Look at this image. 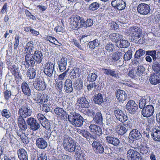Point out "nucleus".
I'll return each instance as SVG.
<instances>
[{
	"mask_svg": "<svg viewBox=\"0 0 160 160\" xmlns=\"http://www.w3.org/2000/svg\"><path fill=\"white\" fill-rule=\"evenodd\" d=\"M138 12L141 14L147 15L150 12V6L147 4L142 3L139 4L137 7Z\"/></svg>",
	"mask_w": 160,
	"mask_h": 160,
	"instance_id": "f8f14e48",
	"label": "nucleus"
},
{
	"mask_svg": "<svg viewBox=\"0 0 160 160\" xmlns=\"http://www.w3.org/2000/svg\"><path fill=\"white\" fill-rule=\"evenodd\" d=\"M87 85V88L88 91L92 90L94 88H96L97 86V82H89Z\"/></svg>",
	"mask_w": 160,
	"mask_h": 160,
	"instance_id": "3c124183",
	"label": "nucleus"
},
{
	"mask_svg": "<svg viewBox=\"0 0 160 160\" xmlns=\"http://www.w3.org/2000/svg\"><path fill=\"white\" fill-rule=\"evenodd\" d=\"M54 111L55 114L62 119H64L67 117V114L63 108L59 107L56 108Z\"/></svg>",
	"mask_w": 160,
	"mask_h": 160,
	"instance_id": "bb28decb",
	"label": "nucleus"
},
{
	"mask_svg": "<svg viewBox=\"0 0 160 160\" xmlns=\"http://www.w3.org/2000/svg\"><path fill=\"white\" fill-rule=\"evenodd\" d=\"M111 124V126H112V128L111 129V132L112 133L114 134L115 132H116V129L118 127V124L115 121H112Z\"/></svg>",
	"mask_w": 160,
	"mask_h": 160,
	"instance_id": "13d9d810",
	"label": "nucleus"
},
{
	"mask_svg": "<svg viewBox=\"0 0 160 160\" xmlns=\"http://www.w3.org/2000/svg\"><path fill=\"white\" fill-rule=\"evenodd\" d=\"M154 111V108L152 105H147L142 111V114L144 117L148 118L153 114Z\"/></svg>",
	"mask_w": 160,
	"mask_h": 160,
	"instance_id": "ddd939ff",
	"label": "nucleus"
},
{
	"mask_svg": "<svg viewBox=\"0 0 160 160\" xmlns=\"http://www.w3.org/2000/svg\"><path fill=\"white\" fill-rule=\"evenodd\" d=\"M28 125L29 126L30 129L33 131H36L39 129L40 127V124L34 118L30 117L26 120Z\"/></svg>",
	"mask_w": 160,
	"mask_h": 160,
	"instance_id": "6e6552de",
	"label": "nucleus"
},
{
	"mask_svg": "<svg viewBox=\"0 0 160 160\" xmlns=\"http://www.w3.org/2000/svg\"><path fill=\"white\" fill-rule=\"evenodd\" d=\"M119 43H120V47L121 48H126L129 46V43L127 40H120Z\"/></svg>",
	"mask_w": 160,
	"mask_h": 160,
	"instance_id": "8fccbe9b",
	"label": "nucleus"
},
{
	"mask_svg": "<svg viewBox=\"0 0 160 160\" xmlns=\"http://www.w3.org/2000/svg\"><path fill=\"white\" fill-rule=\"evenodd\" d=\"M127 131L128 130L126 128L123 126L119 125L118 127L117 128V131H116V132H118V134L122 135L126 133Z\"/></svg>",
	"mask_w": 160,
	"mask_h": 160,
	"instance_id": "79ce46f5",
	"label": "nucleus"
},
{
	"mask_svg": "<svg viewBox=\"0 0 160 160\" xmlns=\"http://www.w3.org/2000/svg\"><path fill=\"white\" fill-rule=\"evenodd\" d=\"M93 100L95 103L101 104L103 102L102 95L101 93L95 95L94 96Z\"/></svg>",
	"mask_w": 160,
	"mask_h": 160,
	"instance_id": "c9c22d12",
	"label": "nucleus"
},
{
	"mask_svg": "<svg viewBox=\"0 0 160 160\" xmlns=\"http://www.w3.org/2000/svg\"><path fill=\"white\" fill-rule=\"evenodd\" d=\"M146 55L151 56L152 57L153 61L157 60V52L155 50L146 51Z\"/></svg>",
	"mask_w": 160,
	"mask_h": 160,
	"instance_id": "c03bdc74",
	"label": "nucleus"
},
{
	"mask_svg": "<svg viewBox=\"0 0 160 160\" xmlns=\"http://www.w3.org/2000/svg\"><path fill=\"white\" fill-rule=\"evenodd\" d=\"M21 141L25 144H27L28 143V137L24 133L20 137Z\"/></svg>",
	"mask_w": 160,
	"mask_h": 160,
	"instance_id": "69168bd1",
	"label": "nucleus"
},
{
	"mask_svg": "<svg viewBox=\"0 0 160 160\" xmlns=\"http://www.w3.org/2000/svg\"><path fill=\"white\" fill-rule=\"evenodd\" d=\"M145 71V68L142 66H138L136 72L137 75L140 76Z\"/></svg>",
	"mask_w": 160,
	"mask_h": 160,
	"instance_id": "6e6d98bb",
	"label": "nucleus"
},
{
	"mask_svg": "<svg viewBox=\"0 0 160 160\" xmlns=\"http://www.w3.org/2000/svg\"><path fill=\"white\" fill-rule=\"evenodd\" d=\"M36 146L39 148L44 149L47 146V143L46 140L42 138H39L36 140Z\"/></svg>",
	"mask_w": 160,
	"mask_h": 160,
	"instance_id": "4be33fe9",
	"label": "nucleus"
},
{
	"mask_svg": "<svg viewBox=\"0 0 160 160\" xmlns=\"http://www.w3.org/2000/svg\"><path fill=\"white\" fill-rule=\"evenodd\" d=\"M69 59L65 58H62L58 62V67L60 71L64 72L66 68L67 62Z\"/></svg>",
	"mask_w": 160,
	"mask_h": 160,
	"instance_id": "6ab92c4d",
	"label": "nucleus"
},
{
	"mask_svg": "<svg viewBox=\"0 0 160 160\" xmlns=\"http://www.w3.org/2000/svg\"><path fill=\"white\" fill-rule=\"evenodd\" d=\"M83 83L81 79L78 78L74 82L73 86L75 89L80 91L82 89Z\"/></svg>",
	"mask_w": 160,
	"mask_h": 160,
	"instance_id": "7c9ffc66",
	"label": "nucleus"
},
{
	"mask_svg": "<svg viewBox=\"0 0 160 160\" xmlns=\"http://www.w3.org/2000/svg\"><path fill=\"white\" fill-rule=\"evenodd\" d=\"M64 88L65 92L67 93L70 94L73 92L72 83L71 79H66L64 82Z\"/></svg>",
	"mask_w": 160,
	"mask_h": 160,
	"instance_id": "a211bd4d",
	"label": "nucleus"
},
{
	"mask_svg": "<svg viewBox=\"0 0 160 160\" xmlns=\"http://www.w3.org/2000/svg\"><path fill=\"white\" fill-rule=\"evenodd\" d=\"M41 124L43 128H45L46 129H49L51 127L50 122L49 120L47 118L45 121L42 122Z\"/></svg>",
	"mask_w": 160,
	"mask_h": 160,
	"instance_id": "603ef678",
	"label": "nucleus"
},
{
	"mask_svg": "<svg viewBox=\"0 0 160 160\" xmlns=\"http://www.w3.org/2000/svg\"><path fill=\"white\" fill-rule=\"evenodd\" d=\"M126 107L128 112L132 114L136 112L138 109V106L134 101L132 100H129L127 102Z\"/></svg>",
	"mask_w": 160,
	"mask_h": 160,
	"instance_id": "2eb2a0df",
	"label": "nucleus"
},
{
	"mask_svg": "<svg viewBox=\"0 0 160 160\" xmlns=\"http://www.w3.org/2000/svg\"><path fill=\"white\" fill-rule=\"evenodd\" d=\"M99 6V4L96 2H93L89 5V9L92 11H94L98 9Z\"/></svg>",
	"mask_w": 160,
	"mask_h": 160,
	"instance_id": "de8ad7c7",
	"label": "nucleus"
},
{
	"mask_svg": "<svg viewBox=\"0 0 160 160\" xmlns=\"http://www.w3.org/2000/svg\"><path fill=\"white\" fill-rule=\"evenodd\" d=\"M45 39L48 41H49L51 43H52L55 45H57V44L55 43L54 42L55 41H56L59 44H61L60 43H59L58 42V41L56 40V39L54 37L49 36H47L45 38Z\"/></svg>",
	"mask_w": 160,
	"mask_h": 160,
	"instance_id": "5fc2aeb1",
	"label": "nucleus"
},
{
	"mask_svg": "<svg viewBox=\"0 0 160 160\" xmlns=\"http://www.w3.org/2000/svg\"><path fill=\"white\" fill-rule=\"evenodd\" d=\"M8 69L11 72L12 74L18 77V78H21V75L20 73L18 72V68L15 64H12L9 67H7Z\"/></svg>",
	"mask_w": 160,
	"mask_h": 160,
	"instance_id": "cd10ccee",
	"label": "nucleus"
},
{
	"mask_svg": "<svg viewBox=\"0 0 160 160\" xmlns=\"http://www.w3.org/2000/svg\"><path fill=\"white\" fill-rule=\"evenodd\" d=\"M99 45L98 40L97 39L90 41L88 43L89 48L92 49H94L96 47H98Z\"/></svg>",
	"mask_w": 160,
	"mask_h": 160,
	"instance_id": "a18cd8bd",
	"label": "nucleus"
},
{
	"mask_svg": "<svg viewBox=\"0 0 160 160\" xmlns=\"http://www.w3.org/2000/svg\"><path fill=\"white\" fill-rule=\"evenodd\" d=\"M89 128L91 132L100 136L102 134L101 128L99 126L95 124H91L89 126Z\"/></svg>",
	"mask_w": 160,
	"mask_h": 160,
	"instance_id": "412c9836",
	"label": "nucleus"
},
{
	"mask_svg": "<svg viewBox=\"0 0 160 160\" xmlns=\"http://www.w3.org/2000/svg\"><path fill=\"white\" fill-rule=\"evenodd\" d=\"M33 45V42L32 41H30L27 43L24 48V52L26 54V55L32 54V52L34 48Z\"/></svg>",
	"mask_w": 160,
	"mask_h": 160,
	"instance_id": "b1692460",
	"label": "nucleus"
},
{
	"mask_svg": "<svg viewBox=\"0 0 160 160\" xmlns=\"http://www.w3.org/2000/svg\"><path fill=\"white\" fill-rule=\"evenodd\" d=\"M62 145L65 151L70 152H75L77 147L76 142L70 137L64 138Z\"/></svg>",
	"mask_w": 160,
	"mask_h": 160,
	"instance_id": "7ed1b4c3",
	"label": "nucleus"
},
{
	"mask_svg": "<svg viewBox=\"0 0 160 160\" xmlns=\"http://www.w3.org/2000/svg\"><path fill=\"white\" fill-rule=\"evenodd\" d=\"M117 108L116 106H115L112 109L114 110V114L117 119L122 122L126 121L127 120V116L121 110L118 109L114 110V109H116Z\"/></svg>",
	"mask_w": 160,
	"mask_h": 160,
	"instance_id": "4468645a",
	"label": "nucleus"
},
{
	"mask_svg": "<svg viewBox=\"0 0 160 160\" xmlns=\"http://www.w3.org/2000/svg\"><path fill=\"white\" fill-rule=\"evenodd\" d=\"M153 139L157 141H160V131L156 130L155 131L151 133Z\"/></svg>",
	"mask_w": 160,
	"mask_h": 160,
	"instance_id": "37998d69",
	"label": "nucleus"
},
{
	"mask_svg": "<svg viewBox=\"0 0 160 160\" xmlns=\"http://www.w3.org/2000/svg\"><path fill=\"white\" fill-rule=\"evenodd\" d=\"M21 88L22 92L23 93L28 96H29L31 95V90L30 88L26 82H23L21 85Z\"/></svg>",
	"mask_w": 160,
	"mask_h": 160,
	"instance_id": "473e14b6",
	"label": "nucleus"
},
{
	"mask_svg": "<svg viewBox=\"0 0 160 160\" xmlns=\"http://www.w3.org/2000/svg\"><path fill=\"white\" fill-rule=\"evenodd\" d=\"M150 82L151 84L156 85L160 83V73H154L150 77Z\"/></svg>",
	"mask_w": 160,
	"mask_h": 160,
	"instance_id": "5701e85b",
	"label": "nucleus"
},
{
	"mask_svg": "<svg viewBox=\"0 0 160 160\" xmlns=\"http://www.w3.org/2000/svg\"><path fill=\"white\" fill-rule=\"evenodd\" d=\"M132 51L128 50L125 54L123 59L125 61H128L131 59L132 57Z\"/></svg>",
	"mask_w": 160,
	"mask_h": 160,
	"instance_id": "09e8293b",
	"label": "nucleus"
},
{
	"mask_svg": "<svg viewBox=\"0 0 160 160\" xmlns=\"http://www.w3.org/2000/svg\"><path fill=\"white\" fill-rule=\"evenodd\" d=\"M75 105L76 108L79 110L82 108H88L89 107V102L85 97L78 98Z\"/></svg>",
	"mask_w": 160,
	"mask_h": 160,
	"instance_id": "0eeeda50",
	"label": "nucleus"
},
{
	"mask_svg": "<svg viewBox=\"0 0 160 160\" xmlns=\"http://www.w3.org/2000/svg\"><path fill=\"white\" fill-rule=\"evenodd\" d=\"M130 34L136 41L139 43L143 42V39L142 36V30L139 27L137 26L132 27L129 29Z\"/></svg>",
	"mask_w": 160,
	"mask_h": 160,
	"instance_id": "f257e3e1",
	"label": "nucleus"
},
{
	"mask_svg": "<svg viewBox=\"0 0 160 160\" xmlns=\"http://www.w3.org/2000/svg\"><path fill=\"white\" fill-rule=\"evenodd\" d=\"M152 69L156 73H159L160 72V61L158 62L157 60L153 61Z\"/></svg>",
	"mask_w": 160,
	"mask_h": 160,
	"instance_id": "4c0bfd02",
	"label": "nucleus"
},
{
	"mask_svg": "<svg viewBox=\"0 0 160 160\" xmlns=\"http://www.w3.org/2000/svg\"><path fill=\"white\" fill-rule=\"evenodd\" d=\"M55 63L48 62L44 64L43 67V72L49 78H48V81L52 82L53 74L55 69Z\"/></svg>",
	"mask_w": 160,
	"mask_h": 160,
	"instance_id": "20e7f679",
	"label": "nucleus"
},
{
	"mask_svg": "<svg viewBox=\"0 0 160 160\" xmlns=\"http://www.w3.org/2000/svg\"><path fill=\"white\" fill-rule=\"evenodd\" d=\"M119 140L117 138L111 137V144L114 146H117L119 143Z\"/></svg>",
	"mask_w": 160,
	"mask_h": 160,
	"instance_id": "680f3d73",
	"label": "nucleus"
},
{
	"mask_svg": "<svg viewBox=\"0 0 160 160\" xmlns=\"http://www.w3.org/2000/svg\"><path fill=\"white\" fill-rule=\"evenodd\" d=\"M32 110L28 105L21 106L18 111V117L26 118L31 116Z\"/></svg>",
	"mask_w": 160,
	"mask_h": 160,
	"instance_id": "39448f33",
	"label": "nucleus"
},
{
	"mask_svg": "<svg viewBox=\"0 0 160 160\" xmlns=\"http://www.w3.org/2000/svg\"><path fill=\"white\" fill-rule=\"evenodd\" d=\"M103 118L100 112H97L94 116L93 121L96 124L101 125L102 123Z\"/></svg>",
	"mask_w": 160,
	"mask_h": 160,
	"instance_id": "2f4dec72",
	"label": "nucleus"
},
{
	"mask_svg": "<svg viewBox=\"0 0 160 160\" xmlns=\"http://www.w3.org/2000/svg\"><path fill=\"white\" fill-rule=\"evenodd\" d=\"M2 116L8 118L11 117V114L9 110L6 109H3L1 112Z\"/></svg>",
	"mask_w": 160,
	"mask_h": 160,
	"instance_id": "49530a36",
	"label": "nucleus"
},
{
	"mask_svg": "<svg viewBox=\"0 0 160 160\" xmlns=\"http://www.w3.org/2000/svg\"><path fill=\"white\" fill-rule=\"evenodd\" d=\"M122 38V35L116 33H113L111 35V40L115 44H117Z\"/></svg>",
	"mask_w": 160,
	"mask_h": 160,
	"instance_id": "e433bc0d",
	"label": "nucleus"
},
{
	"mask_svg": "<svg viewBox=\"0 0 160 160\" xmlns=\"http://www.w3.org/2000/svg\"><path fill=\"white\" fill-rule=\"evenodd\" d=\"M46 153L44 152H41L37 156V160H47Z\"/></svg>",
	"mask_w": 160,
	"mask_h": 160,
	"instance_id": "4d7b16f0",
	"label": "nucleus"
},
{
	"mask_svg": "<svg viewBox=\"0 0 160 160\" xmlns=\"http://www.w3.org/2000/svg\"><path fill=\"white\" fill-rule=\"evenodd\" d=\"M32 56L37 64H39L42 62L43 59V55L41 51H35L32 54Z\"/></svg>",
	"mask_w": 160,
	"mask_h": 160,
	"instance_id": "a878e982",
	"label": "nucleus"
},
{
	"mask_svg": "<svg viewBox=\"0 0 160 160\" xmlns=\"http://www.w3.org/2000/svg\"><path fill=\"white\" fill-rule=\"evenodd\" d=\"M4 98L5 100L8 101L11 98V92L10 90H6L4 92Z\"/></svg>",
	"mask_w": 160,
	"mask_h": 160,
	"instance_id": "e2e57ef3",
	"label": "nucleus"
},
{
	"mask_svg": "<svg viewBox=\"0 0 160 160\" xmlns=\"http://www.w3.org/2000/svg\"><path fill=\"white\" fill-rule=\"evenodd\" d=\"M80 70L79 68L74 67L72 69L70 72V78L71 79H74L79 75Z\"/></svg>",
	"mask_w": 160,
	"mask_h": 160,
	"instance_id": "f704fd0d",
	"label": "nucleus"
},
{
	"mask_svg": "<svg viewBox=\"0 0 160 160\" xmlns=\"http://www.w3.org/2000/svg\"><path fill=\"white\" fill-rule=\"evenodd\" d=\"M68 120L73 125L77 127H80L83 122V118L79 113L72 112L70 113L68 116Z\"/></svg>",
	"mask_w": 160,
	"mask_h": 160,
	"instance_id": "f03ea898",
	"label": "nucleus"
},
{
	"mask_svg": "<svg viewBox=\"0 0 160 160\" xmlns=\"http://www.w3.org/2000/svg\"><path fill=\"white\" fill-rule=\"evenodd\" d=\"M127 155L129 160H141L142 159L140 154L132 149H130L128 150Z\"/></svg>",
	"mask_w": 160,
	"mask_h": 160,
	"instance_id": "9b49d317",
	"label": "nucleus"
},
{
	"mask_svg": "<svg viewBox=\"0 0 160 160\" xmlns=\"http://www.w3.org/2000/svg\"><path fill=\"white\" fill-rule=\"evenodd\" d=\"M93 142L92 143V146L94 150H95L96 148H97L100 146L101 144L96 139V138H95V139H93Z\"/></svg>",
	"mask_w": 160,
	"mask_h": 160,
	"instance_id": "338daca9",
	"label": "nucleus"
},
{
	"mask_svg": "<svg viewBox=\"0 0 160 160\" xmlns=\"http://www.w3.org/2000/svg\"><path fill=\"white\" fill-rule=\"evenodd\" d=\"M98 77L97 74L95 72H89L88 76V81L89 82H95Z\"/></svg>",
	"mask_w": 160,
	"mask_h": 160,
	"instance_id": "ea45409f",
	"label": "nucleus"
},
{
	"mask_svg": "<svg viewBox=\"0 0 160 160\" xmlns=\"http://www.w3.org/2000/svg\"><path fill=\"white\" fill-rule=\"evenodd\" d=\"M122 55V53L118 51H116L112 56V60L111 61V64L114 63V64L117 63V61L119 60Z\"/></svg>",
	"mask_w": 160,
	"mask_h": 160,
	"instance_id": "72a5a7b5",
	"label": "nucleus"
},
{
	"mask_svg": "<svg viewBox=\"0 0 160 160\" xmlns=\"http://www.w3.org/2000/svg\"><path fill=\"white\" fill-rule=\"evenodd\" d=\"M36 117L40 123L46 120V119L45 116L43 114L41 113L37 114L36 115Z\"/></svg>",
	"mask_w": 160,
	"mask_h": 160,
	"instance_id": "bf43d9fd",
	"label": "nucleus"
},
{
	"mask_svg": "<svg viewBox=\"0 0 160 160\" xmlns=\"http://www.w3.org/2000/svg\"><path fill=\"white\" fill-rule=\"evenodd\" d=\"M85 156L84 153H77L76 160H86Z\"/></svg>",
	"mask_w": 160,
	"mask_h": 160,
	"instance_id": "052dcab7",
	"label": "nucleus"
},
{
	"mask_svg": "<svg viewBox=\"0 0 160 160\" xmlns=\"http://www.w3.org/2000/svg\"><path fill=\"white\" fill-rule=\"evenodd\" d=\"M142 137V135L139 131L137 129H133L130 132L128 140V143L132 144L136 140L140 139Z\"/></svg>",
	"mask_w": 160,
	"mask_h": 160,
	"instance_id": "423d86ee",
	"label": "nucleus"
},
{
	"mask_svg": "<svg viewBox=\"0 0 160 160\" xmlns=\"http://www.w3.org/2000/svg\"><path fill=\"white\" fill-rule=\"evenodd\" d=\"M17 120L18 126L20 129L26 130L27 128V125L24 118L18 117Z\"/></svg>",
	"mask_w": 160,
	"mask_h": 160,
	"instance_id": "c756f323",
	"label": "nucleus"
},
{
	"mask_svg": "<svg viewBox=\"0 0 160 160\" xmlns=\"http://www.w3.org/2000/svg\"><path fill=\"white\" fill-rule=\"evenodd\" d=\"M116 96L117 99L122 102L124 101L127 98V95L124 91L118 89L116 92Z\"/></svg>",
	"mask_w": 160,
	"mask_h": 160,
	"instance_id": "aec40b11",
	"label": "nucleus"
},
{
	"mask_svg": "<svg viewBox=\"0 0 160 160\" xmlns=\"http://www.w3.org/2000/svg\"><path fill=\"white\" fill-rule=\"evenodd\" d=\"M146 53V52L142 49H139L138 50H137L134 55H136L137 57L142 58Z\"/></svg>",
	"mask_w": 160,
	"mask_h": 160,
	"instance_id": "864d4df0",
	"label": "nucleus"
},
{
	"mask_svg": "<svg viewBox=\"0 0 160 160\" xmlns=\"http://www.w3.org/2000/svg\"><path fill=\"white\" fill-rule=\"evenodd\" d=\"M126 7V4L124 2L121 1L118 3L117 9L118 10H121L124 9Z\"/></svg>",
	"mask_w": 160,
	"mask_h": 160,
	"instance_id": "0e129e2a",
	"label": "nucleus"
},
{
	"mask_svg": "<svg viewBox=\"0 0 160 160\" xmlns=\"http://www.w3.org/2000/svg\"><path fill=\"white\" fill-rule=\"evenodd\" d=\"M33 85L34 88L38 91L44 90L46 87L44 80L40 78L35 79Z\"/></svg>",
	"mask_w": 160,
	"mask_h": 160,
	"instance_id": "1a4fd4ad",
	"label": "nucleus"
},
{
	"mask_svg": "<svg viewBox=\"0 0 160 160\" xmlns=\"http://www.w3.org/2000/svg\"><path fill=\"white\" fill-rule=\"evenodd\" d=\"M146 101L145 99H143L142 100H140L139 104V108L142 109L143 108L146 107Z\"/></svg>",
	"mask_w": 160,
	"mask_h": 160,
	"instance_id": "774afa93",
	"label": "nucleus"
},
{
	"mask_svg": "<svg viewBox=\"0 0 160 160\" xmlns=\"http://www.w3.org/2000/svg\"><path fill=\"white\" fill-rule=\"evenodd\" d=\"M17 153L20 160H28L27 152L24 149H19L17 151Z\"/></svg>",
	"mask_w": 160,
	"mask_h": 160,
	"instance_id": "393cba45",
	"label": "nucleus"
},
{
	"mask_svg": "<svg viewBox=\"0 0 160 160\" xmlns=\"http://www.w3.org/2000/svg\"><path fill=\"white\" fill-rule=\"evenodd\" d=\"M25 65L30 67L34 66L36 62L35 61L32 54H29L25 56Z\"/></svg>",
	"mask_w": 160,
	"mask_h": 160,
	"instance_id": "f3484780",
	"label": "nucleus"
},
{
	"mask_svg": "<svg viewBox=\"0 0 160 160\" xmlns=\"http://www.w3.org/2000/svg\"><path fill=\"white\" fill-rule=\"evenodd\" d=\"M80 22L81 24L85 27H90L92 26L93 24V21L92 19H88L84 22L83 20H80Z\"/></svg>",
	"mask_w": 160,
	"mask_h": 160,
	"instance_id": "a19ab883",
	"label": "nucleus"
},
{
	"mask_svg": "<svg viewBox=\"0 0 160 160\" xmlns=\"http://www.w3.org/2000/svg\"><path fill=\"white\" fill-rule=\"evenodd\" d=\"M27 73L28 77L30 79L34 78L36 75V70L33 68H31L28 69Z\"/></svg>",
	"mask_w": 160,
	"mask_h": 160,
	"instance_id": "58836bf2",
	"label": "nucleus"
},
{
	"mask_svg": "<svg viewBox=\"0 0 160 160\" xmlns=\"http://www.w3.org/2000/svg\"><path fill=\"white\" fill-rule=\"evenodd\" d=\"M63 83L62 81H57L55 84V87L57 94L62 96L63 94L62 91Z\"/></svg>",
	"mask_w": 160,
	"mask_h": 160,
	"instance_id": "c85d7f7f",
	"label": "nucleus"
},
{
	"mask_svg": "<svg viewBox=\"0 0 160 160\" xmlns=\"http://www.w3.org/2000/svg\"><path fill=\"white\" fill-rule=\"evenodd\" d=\"M80 17L78 16L72 17L70 18V25L71 28L73 30H77L80 28L79 21Z\"/></svg>",
	"mask_w": 160,
	"mask_h": 160,
	"instance_id": "9d476101",
	"label": "nucleus"
},
{
	"mask_svg": "<svg viewBox=\"0 0 160 160\" xmlns=\"http://www.w3.org/2000/svg\"><path fill=\"white\" fill-rule=\"evenodd\" d=\"M78 132H80V133L89 142H92V139H95V138H96V136L91 134L89 131L84 129H78Z\"/></svg>",
	"mask_w": 160,
	"mask_h": 160,
	"instance_id": "dca6fc26",
	"label": "nucleus"
}]
</instances>
